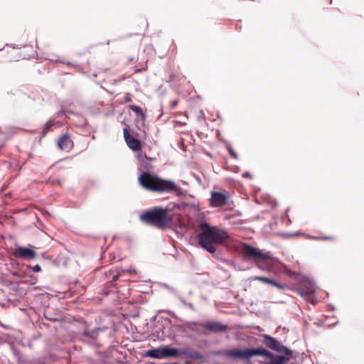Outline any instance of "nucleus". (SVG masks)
<instances>
[{
	"mask_svg": "<svg viewBox=\"0 0 364 364\" xmlns=\"http://www.w3.org/2000/svg\"><path fill=\"white\" fill-rule=\"evenodd\" d=\"M198 223L200 228L196 235L198 245L210 254L215 253V245H222L228 235L223 230L209 225L203 218H198Z\"/></svg>",
	"mask_w": 364,
	"mask_h": 364,
	"instance_id": "1",
	"label": "nucleus"
},
{
	"mask_svg": "<svg viewBox=\"0 0 364 364\" xmlns=\"http://www.w3.org/2000/svg\"><path fill=\"white\" fill-rule=\"evenodd\" d=\"M140 185L144 188L158 193H171L179 191L180 188L175 182L171 180H164L151 175L149 172H143L139 177Z\"/></svg>",
	"mask_w": 364,
	"mask_h": 364,
	"instance_id": "2",
	"label": "nucleus"
},
{
	"mask_svg": "<svg viewBox=\"0 0 364 364\" xmlns=\"http://www.w3.org/2000/svg\"><path fill=\"white\" fill-rule=\"evenodd\" d=\"M140 220L148 225L155 226L159 229H165L171 225L173 218L166 208L155 207L146 210L140 215Z\"/></svg>",
	"mask_w": 364,
	"mask_h": 364,
	"instance_id": "3",
	"label": "nucleus"
},
{
	"mask_svg": "<svg viewBox=\"0 0 364 364\" xmlns=\"http://www.w3.org/2000/svg\"><path fill=\"white\" fill-rule=\"evenodd\" d=\"M256 355H263L267 358L264 361H260L262 364H288L295 358L293 352L289 355L284 353L276 355L263 348H247V359Z\"/></svg>",
	"mask_w": 364,
	"mask_h": 364,
	"instance_id": "4",
	"label": "nucleus"
},
{
	"mask_svg": "<svg viewBox=\"0 0 364 364\" xmlns=\"http://www.w3.org/2000/svg\"><path fill=\"white\" fill-rule=\"evenodd\" d=\"M242 251L245 257H248L249 259H254L255 262H257V266L259 268H262V266L259 264L260 262H265L272 259V257L269 253L263 252L259 249L245 243L242 244Z\"/></svg>",
	"mask_w": 364,
	"mask_h": 364,
	"instance_id": "5",
	"label": "nucleus"
},
{
	"mask_svg": "<svg viewBox=\"0 0 364 364\" xmlns=\"http://www.w3.org/2000/svg\"><path fill=\"white\" fill-rule=\"evenodd\" d=\"M315 282L306 277H303L299 282L296 291L305 299L311 298L316 292Z\"/></svg>",
	"mask_w": 364,
	"mask_h": 364,
	"instance_id": "6",
	"label": "nucleus"
},
{
	"mask_svg": "<svg viewBox=\"0 0 364 364\" xmlns=\"http://www.w3.org/2000/svg\"><path fill=\"white\" fill-rule=\"evenodd\" d=\"M263 342L268 348H269L272 350H274L280 353H284L287 354V355L292 354L291 350L288 348L287 346H284L277 338L272 337L269 335L264 334L263 336Z\"/></svg>",
	"mask_w": 364,
	"mask_h": 364,
	"instance_id": "7",
	"label": "nucleus"
},
{
	"mask_svg": "<svg viewBox=\"0 0 364 364\" xmlns=\"http://www.w3.org/2000/svg\"><path fill=\"white\" fill-rule=\"evenodd\" d=\"M215 355H223L226 358L247 359V348L244 350L230 349L224 350H217L214 353Z\"/></svg>",
	"mask_w": 364,
	"mask_h": 364,
	"instance_id": "8",
	"label": "nucleus"
},
{
	"mask_svg": "<svg viewBox=\"0 0 364 364\" xmlns=\"http://www.w3.org/2000/svg\"><path fill=\"white\" fill-rule=\"evenodd\" d=\"M205 335L208 333H225L228 331V326L220 321H206L205 322Z\"/></svg>",
	"mask_w": 364,
	"mask_h": 364,
	"instance_id": "9",
	"label": "nucleus"
},
{
	"mask_svg": "<svg viewBox=\"0 0 364 364\" xmlns=\"http://www.w3.org/2000/svg\"><path fill=\"white\" fill-rule=\"evenodd\" d=\"M228 200V196L220 192L213 191L209 200L210 205L212 207H221L225 205Z\"/></svg>",
	"mask_w": 364,
	"mask_h": 364,
	"instance_id": "10",
	"label": "nucleus"
},
{
	"mask_svg": "<svg viewBox=\"0 0 364 364\" xmlns=\"http://www.w3.org/2000/svg\"><path fill=\"white\" fill-rule=\"evenodd\" d=\"M123 133L126 143L132 150L134 151H138L141 150V141L138 139L134 137L129 134L128 128H124Z\"/></svg>",
	"mask_w": 364,
	"mask_h": 364,
	"instance_id": "11",
	"label": "nucleus"
},
{
	"mask_svg": "<svg viewBox=\"0 0 364 364\" xmlns=\"http://www.w3.org/2000/svg\"><path fill=\"white\" fill-rule=\"evenodd\" d=\"M14 255L16 257L28 260L35 259L36 257V252L31 248L19 246L15 249Z\"/></svg>",
	"mask_w": 364,
	"mask_h": 364,
	"instance_id": "12",
	"label": "nucleus"
},
{
	"mask_svg": "<svg viewBox=\"0 0 364 364\" xmlns=\"http://www.w3.org/2000/svg\"><path fill=\"white\" fill-rule=\"evenodd\" d=\"M185 327L189 331L196 332L200 335H205V323L196 321H188L184 324Z\"/></svg>",
	"mask_w": 364,
	"mask_h": 364,
	"instance_id": "13",
	"label": "nucleus"
},
{
	"mask_svg": "<svg viewBox=\"0 0 364 364\" xmlns=\"http://www.w3.org/2000/svg\"><path fill=\"white\" fill-rule=\"evenodd\" d=\"M73 145L68 134H63L58 140V146L61 150H70Z\"/></svg>",
	"mask_w": 364,
	"mask_h": 364,
	"instance_id": "14",
	"label": "nucleus"
},
{
	"mask_svg": "<svg viewBox=\"0 0 364 364\" xmlns=\"http://www.w3.org/2000/svg\"><path fill=\"white\" fill-rule=\"evenodd\" d=\"M179 356L186 355L188 358H193L196 360H200L203 358L202 355L198 351L193 350L189 347L179 348Z\"/></svg>",
	"mask_w": 364,
	"mask_h": 364,
	"instance_id": "15",
	"label": "nucleus"
},
{
	"mask_svg": "<svg viewBox=\"0 0 364 364\" xmlns=\"http://www.w3.org/2000/svg\"><path fill=\"white\" fill-rule=\"evenodd\" d=\"M163 358L179 357V348L165 346L161 347Z\"/></svg>",
	"mask_w": 364,
	"mask_h": 364,
	"instance_id": "16",
	"label": "nucleus"
},
{
	"mask_svg": "<svg viewBox=\"0 0 364 364\" xmlns=\"http://www.w3.org/2000/svg\"><path fill=\"white\" fill-rule=\"evenodd\" d=\"M105 330V328L100 327L95 328L92 330L85 329L82 333V336L95 340L98 337L99 332L104 331Z\"/></svg>",
	"mask_w": 364,
	"mask_h": 364,
	"instance_id": "17",
	"label": "nucleus"
},
{
	"mask_svg": "<svg viewBox=\"0 0 364 364\" xmlns=\"http://www.w3.org/2000/svg\"><path fill=\"white\" fill-rule=\"evenodd\" d=\"M161 353V348H153L147 350L145 353V355L149 358L162 359L163 354Z\"/></svg>",
	"mask_w": 364,
	"mask_h": 364,
	"instance_id": "18",
	"label": "nucleus"
},
{
	"mask_svg": "<svg viewBox=\"0 0 364 364\" xmlns=\"http://www.w3.org/2000/svg\"><path fill=\"white\" fill-rule=\"evenodd\" d=\"M129 109L134 111L136 115L141 118V120L144 121L145 119L146 116L140 107L136 105H130Z\"/></svg>",
	"mask_w": 364,
	"mask_h": 364,
	"instance_id": "19",
	"label": "nucleus"
},
{
	"mask_svg": "<svg viewBox=\"0 0 364 364\" xmlns=\"http://www.w3.org/2000/svg\"><path fill=\"white\" fill-rule=\"evenodd\" d=\"M177 298L184 306L189 308L192 311H195V307L192 303L186 301L179 294H177Z\"/></svg>",
	"mask_w": 364,
	"mask_h": 364,
	"instance_id": "20",
	"label": "nucleus"
},
{
	"mask_svg": "<svg viewBox=\"0 0 364 364\" xmlns=\"http://www.w3.org/2000/svg\"><path fill=\"white\" fill-rule=\"evenodd\" d=\"M55 123H52L50 122H48L42 131V136H44L50 130L51 127L54 126Z\"/></svg>",
	"mask_w": 364,
	"mask_h": 364,
	"instance_id": "21",
	"label": "nucleus"
},
{
	"mask_svg": "<svg viewBox=\"0 0 364 364\" xmlns=\"http://www.w3.org/2000/svg\"><path fill=\"white\" fill-rule=\"evenodd\" d=\"M31 364H46V358L44 357H41L38 358L33 359L30 362Z\"/></svg>",
	"mask_w": 364,
	"mask_h": 364,
	"instance_id": "22",
	"label": "nucleus"
},
{
	"mask_svg": "<svg viewBox=\"0 0 364 364\" xmlns=\"http://www.w3.org/2000/svg\"><path fill=\"white\" fill-rule=\"evenodd\" d=\"M253 280H257V281H259V282H264V283H266V284H270V282H271V279H269V278H267V277H260V276H255L252 278Z\"/></svg>",
	"mask_w": 364,
	"mask_h": 364,
	"instance_id": "23",
	"label": "nucleus"
},
{
	"mask_svg": "<svg viewBox=\"0 0 364 364\" xmlns=\"http://www.w3.org/2000/svg\"><path fill=\"white\" fill-rule=\"evenodd\" d=\"M269 284H272V286H274V287H276L277 288H278L279 289H285L284 285L277 282V281H275L274 279H271V282H270Z\"/></svg>",
	"mask_w": 364,
	"mask_h": 364,
	"instance_id": "24",
	"label": "nucleus"
},
{
	"mask_svg": "<svg viewBox=\"0 0 364 364\" xmlns=\"http://www.w3.org/2000/svg\"><path fill=\"white\" fill-rule=\"evenodd\" d=\"M226 148L228 150V152H229L230 155H231L235 159H238L237 154L231 148V146L230 145H227Z\"/></svg>",
	"mask_w": 364,
	"mask_h": 364,
	"instance_id": "25",
	"label": "nucleus"
},
{
	"mask_svg": "<svg viewBox=\"0 0 364 364\" xmlns=\"http://www.w3.org/2000/svg\"><path fill=\"white\" fill-rule=\"evenodd\" d=\"M225 262L228 265L231 266V267H234L235 269H236L237 264L234 261L230 260V259H226Z\"/></svg>",
	"mask_w": 364,
	"mask_h": 364,
	"instance_id": "26",
	"label": "nucleus"
},
{
	"mask_svg": "<svg viewBox=\"0 0 364 364\" xmlns=\"http://www.w3.org/2000/svg\"><path fill=\"white\" fill-rule=\"evenodd\" d=\"M225 262L228 265L231 266V267H234L235 269H236L237 264L234 261L230 260V259H226Z\"/></svg>",
	"mask_w": 364,
	"mask_h": 364,
	"instance_id": "27",
	"label": "nucleus"
},
{
	"mask_svg": "<svg viewBox=\"0 0 364 364\" xmlns=\"http://www.w3.org/2000/svg\"><path fill=\"white\" fill-rule=\"evenodd\" d=\"M31 268L33 269V272H38L41 270V267L40 265L38 264H36V265H34L33 267H31Z\"/></svg>",
	"mask_w": 364,
	"mask_h": 364,
	"instance_id": "28",
	"label": "nucleus"
},
{
	"mask_svg": "<svg viewBox=\"0 0 364 364\" xmlns=\"http://www.w3.org/2000/svg\"><path fill=\"white\" fill-rule=\"evenodd\" d=\"M163 285H164V287H165L166 289H168V290H170L171 292H173V294H175L177 296L178 294L173 287L168 286L166 284H164Z\"/></svg>",
	"mask_w": 364,
	"mask_h": 364,
	"instance_id": "29",
	"label": "nucleus"
},
{
	"mask_svg": "<svg viewBox=\"0 0 364 364\" xmlns=\"http://www.w3.org/2000/svg\"><path fill=\"white\" fill-rule=\"evenodd\" d=\"M126 102H129L132 101V95L129 93H127L124 97Z\"/></svg>",
	"mask_w": 364,
	"mask_h": 364,
	"instance_id": "30",
	"label": "nucleus"
},
{
	"mask_svg": "<svg viewBox=\"0 0 364 364\" xmlns=\"http://www.w3.org/2000/svg\"><path fill=\"white\" fill-rule=\"evenodd\" d=\"M68 112H70V111H68V110H65V109H63V110H61V111L58 112L57 113V115H58V117H60V116H62V115H63V114H65L66 113H68Z\"/></svg>",
	"mask_w": 364,
	"mask_h": 364,
	"instance_id": "31",
	"label": "nucleus"
},
{
	"mask_svg": "<svg viewBox=\"0 0 364 364\" xmlns=\"http://www.w3.org/2000/svg\"><path fill=\"white\" fill-rule=\"evenodd\" d=\"M242 176L243 178H252V176H251V174H250L249 172H245V173H242Z\"/></svg>",
	"mask_w": 364,
	"mask_h": 364,
	"instance_id": "32",
	"label": "nucleus"
},
{
	"mask_svg": "<svg viewBox=\"0 0 364 364\" xmlns=\"http://www.w3.org/2000/svg\"><path fill=\"white\" fill-rule=\"evenodd\" d=\"M177 104H178V102H177V101H173V102H171V108H172V109H173V108H174V107L177 105Z\"/></svg>",
	"mask_w": 364,
	"mask_h": 364,
	"instance_id": "33",
	"label": "nucleus"
},
{
	"mask_svg": "<svg viewBox=\"0 0 364 364\" xmlns=\"http://www.w3.org/2000/svg\"><path fill=\"white\" fill-rule=\"evenodd\" d=\"M56 61H59L63 64H66V65H71V63L68 62V61H65V60H56Z\"/></svg>",
	"mask_w": 364,
	"mask_h": 364,
	"instance_id": "34",
	"label": "nucleus"
},
{
	"mask_svg": "<svg viewBox=\"0 0 364 364\" xmlns=\"http://www.w3.org/2000/svg\"><path fill=\"white\" fill-rule=\"evenodd\" d=\"M321 239H322V240H331V239H333V237H331V236H326V237H321Z\"/></svg>",
	"mask_w": 364,
	"mask_h": 364,
	"instance_id": "35",
	"label": "nucleus"
},
{
	"mask_svg": "<svg viewBox=\"0 0 364 364\" xmlns=\"http://www.w3.org/2000/svg\"><path fill=\"white\" fill-rule=\"evenodd\" d=\"M329 308H331L332 311L335 310V307L333 305H329Z\"/></svg>",
	"mask_w": 364,
	"mask_h": 364,
	"instance_id": "36",
	"label": "nucleus"
},
{
	"mask_svg": "<svg viewBox=\"0 0 364 364\" xmlns=\"http://www.w3.org/2000/svg\"><path fill=\"white\" fill-rule=\"evenodd\" d=\"M80 322L84 323V324H86V322L84 320H82Z\"/></svg>",
	"mask_w": 364,
	"mask_h": 364,
	"instance_id": "37",
	"label": "nucleus"
},
{
	"mask_svg": "<svg viewBox=\"0 0 364 364\" xmlns=\"http://www.w3.org/2000/svg\"><path fill=\"white\" fill-rule=\"evenodd\" d=\"M313 239H315V240H318V239H320L319 237H312Z\"/></svg>",
	"mask_w": 364,
	"mask_h": 364,
	"instance_id": "38",
	"label": "nucleus"
},
{
	"mask_svg": "<svg viewBox=\"0 0 364 364\" xmlns=\"http://www.w3.org/2000/svg\"><path fill=\"white\" fill-rule=\"evenodd\" d=\"M184 364H190L189 362H186Z\"/></svg>",
	"mask_w": 364,
	"mask_h": 364,
	"instance_id": "39",
	"label": "nucleus"
}]
</instances>
